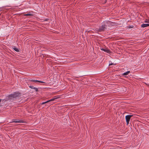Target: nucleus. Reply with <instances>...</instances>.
I'll list each match as a JSON object with an SVG mask.
<instances>
[{
    "label": "nucleus",
    "mask_w": 149,
    "mask_h": 149,
    "mask_svg": "<svg viewBox=\"0 0 149 149\" xmlns=\"http://www.w3.org/2000/svg\"><path fill=\"white\" fill-rule=\"evenodd\" d=\"M50 101V100H48V101H47L46 102H42V103H41V104H44L45 103H47V102H49L50 101Z\"/></svg>",
    "instance_id": "obj_13"
},
{
    "label": "nucleus",
    "mask_w": 149,
    "mask_h": 149,
    "mask_svg": "<svg viewBox=\"0 0 149 149\" xmlns=\"http://www.w3.org/2000/svg\"><path fill=\"white\" fill-rule=\"evenodd\" d=\"M21 95V94L19 92H15L6 97V100H13L17 97L20 96Z\"/></svg>",
    "instance_id": "obj_2"
},
{
    "label": "nucleus",
    "mask_w": 149,
    "mask_h": 149,
    "mask_svg": "<svg viewBox=\"0 0 149 149\" xmlns=\"http://www.w3.org/2000/svg\"><path fill=\"white\" fill-rule=\"evenodd\" d=\"M101 50L107 53H108L110 54L111 53V52L108 49L102 48L101 49Z\"/></svg>",
    "instance_id": "obj_4"
},
{
    "label": "nucleus",
    "mask_w": 149,
    "mask_h": 149,
    "mask_svg": "<svg viewBox=\"0 0 149 149\" xmlns=\"http://www.w3.org/2000/svg\"><path fill=\"white\" fill-rule=\"evenodd\" d=\"M14 121H15V120H13V121H12L10 123H14Z\"/></svg>",
    "instance_id": "obj_17"
},
{
    "label": "nucleus",
    "mask_w": 149,
    "mask_h": 149,
    "mask_svg": "<svg viewBox=\"0 0 149 149\" xmlns=\"http://www.w3.org/2000/svg\"><path fill=\"white\" fill-rule=\"evenodd\" d=\"M111 23V22L109 21L104 22L102 23V25L99 27V31H104L106 29H108V26H109Z\"/></svg>",
    "instance_id": "obj_1"
},
{
    "label": "nucleus",
    "mask_w": 149,
    "mask_h": 149,
    "mask_svg": "<svg viewBox=\"0 0 149 149\" xmlns=\"http://www.w3.org/2000/svg\"><path fill=\"white\" fill-rule=\"evenodd\" d=\"M58 97L56 96H55L54 97V98H52L50 100V101H52L54 100L55 99H57Z\"/></svg>",
    "instance_id": "obj_10"
},
{
    "label": "nucleus",
    "mask_w": 149,
    "mask_h": 149,
    "mask_svg": "<svg viewBox=\"0 0 149 149\" xmlns=\"http://www.w3.org/2000/svg\"><path fill=\"white\" fill-rule=\"evenodd\" d=\"M145 22L149 23V19H146V20H145Z\"/></svg>",
    "instance_id": "obj_15"
},
{
    "label": "nucleus",
    "mask_w": 149,
    "mask_h": 149,
    "mask_svg": "<svg viewBox=\"0 0 149 149\" xmlns=\"http://www.w3.org/2000/svg\"><path fill=\"white\" fill-rule=\"evenodd\" d=\"M32 81L34 82H36V83L38 82V81H38V80H33Z\"/></svg>",
    "instance_id": "obj_14"
},
{
    "label": "nucleus",
    "mask_w": 149,
    "mask_h": 149,
    "mask_svg": "<svg viewBox=\"0 0 149 149\" xmlns=\"http://www.w3.org/2000/svg\"><path fill=\"white\" fill-rule=\"evenodd\" d=\"M29 87L31 89H33L36 91H38V89L32 86H30Z\"/></svg>",
    "instance_id": "obj_7"
},
{
    "label": "nucleus",
    "mask_w": 149,
    "mask_h": 149,
    "mask_svg": "<svg viewBox=\"0 0 149 149\" xmlns=\"http://www.w3.org/2000/svg\"><path fill=\"white\" fill-rule=\"evenodd\" d=\"M13 48L15 51L17 52H19V51L18 49L16 48L15 46H14Z\"/></svg>",
    "instance_id": "obj_9"
},
{
    "label": "nucleus",
    "mask_w": 149,
    "mask_h": 149,
    "mask_svg": "<svg viewBox=\"0 0 149 149\" xmlns=\"http://www.w3.org/2000/svg\"><path fill=\"white\" fill-rule=\"evenodd\" d=\"M38 82H40V83H45V82L43 81H38Z\"/></svg>",
    "instance_id": "obj_16"
},
{
    "label": "nucleus",
    "mask_w": 149,
    "mask_h": 149,
    "mask_svg": "<svg viewBox=\"0 0 149 149\" xmlns=\"http://www.w3.org/2000/svg\"><path fill=\"white\" fill-rule=\"evenodd\" d=\"M132 116H133L132 115H127L125 116L127 125H128L129 124L130 118Z\"/></svg>",
    "instance_id": "obj_3"
},
{
    "label": "nucleus",
    "mask_w": 149,
    "mask_h": 149,
    "mask_svg": "<svg viewBox=\"0 0 149 149\" xmlns=\"http://www.w3.org/2000/svg\"><path fill=\"white\" fill-rule=\"evenodd\" d=\"M130 71H127L126 72H124L122 74V75L123 76V75H126L130 73Z\"/></svg>",
    "instance_id": "obj_8"
},
{
    "label": "nucleus",
    "mask_w": 149,
    "mask_h": 149,
    "mask_svg": "<svg viewBox=\"0 0 149 149\" xmlns=\"http://www.w3.org/2000/svg\"><path fill=\"white\" fill-rule=\"evenodd\" d=\"M24 15L26 16H31L32 15V14H30V13H28L25 14Z\"/></svg>",
    "instance_id": "obj_11"
},
{
    "label": "nucleus",
    "mask_w": 149,
    "mask_h": 149,
    "mask_svg": "<svg viewBox=\"0 0 149 149\" xmlns=\"http://www.w3.org/2000/svg\"><path fill=\"white\" fill-rule=\"evenodd\" d=\"M50 101V100H48V101H47L46 102H42V103H41V104H44L45 103H47V102H49L50 101Z\"/></svg>",
    "instance_id": "obj_12"
},
{
    "label": "nucleus",
    "mask_w": 149,
    "mask_h": 149,
    "mask_svg": "<svg viewBox=\"0 0 149 149\" xmlns=\"http://www.w3.org/2000/svg\"><path fill=\"white\" fill-rule=\"evenodd\" d=\"M148 26H149V24H143L141 25V27L144 28Z\"/></svg>",
    "instance_id": "obj_6"
},
{
    "label": "nucleus",
    "mask_w": 149,
    "mask_h": 149,
    "mask_svg": "<svg viewBox=\"0 0 149 149\" xmlns=\"http://www.w3.org/2000/svg\"><path fill=\"white\" fill-rule=\"evenodd\" d=\"M131 28V27L130 26L129 27V28Z\"/></svg>",
    "instance_id": "obj_19"
},
{
    "label": "nucleus",
    "mask_w": 149,
    "mask_h": 149,
    "mask_svg": "<svg viewBox=\"0 0 149 149\" xmlns=\"http://www.w3.org/2000/svg\"><path fill=\"white\" fill-rule=\"evenodd\" d=\"M24 121L21 120H15L14 123H24Z\"/></svg>",
    "instance_id": "obj_5"
},
{
    "label": "nucleus",
    "mask_w": 149,
    "mask_h": 149,
    "mask_svg": "<svg viewBox=\"0 0 149 149\" xmlns=\"http://www.w3.org/2000/svg\"><path fill=\"white\" fill-rule=\"evenodd\" d=\"M113 64L112 63H110L109 64V66H110V65H112Z\"/></svg>",
    "instance_id": "obj_18"
}]
</instances>
